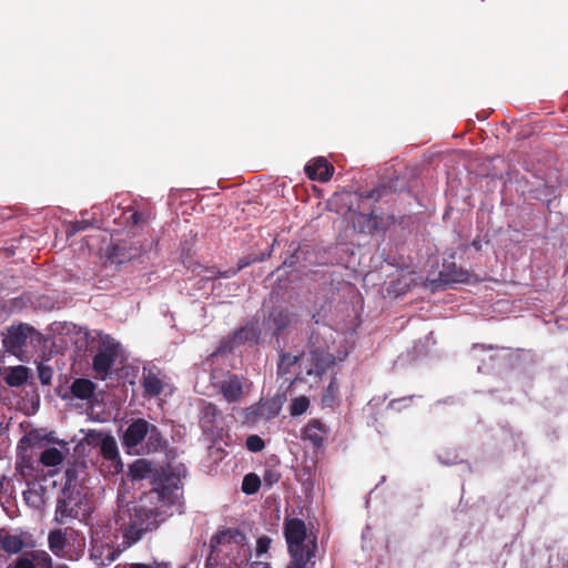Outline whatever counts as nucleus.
Instances as JSON below:
<instances>
[{
	"mask_svg": "<svg viewBox=\"0 0 568 568\" xmlns=\"http://www.w3.org/2000/svg\"><path fill=\"white\" fill-rule=\"evenodd\" d=\"M129 476L132 480L150 478L153 485V488L143 495L136 509L140 528L128 542V546H131L140 539L141 531L156 528L161 520L159 518L172 515L173 509L180 510L182 493L176 475L163 469L156 470L146 459L135 460L130 466Z\"/></svg>",
	"mask_w": 568,
	"mask_h": 568,
	"instance_id": "f257e3e1",
	"label": "nucleus"
},
{
	"mask_svg": "<svg viewBox=\"0 0 568 568\" xmlns=\"http://www.w3.org/2000/svg\"><path fill=\"white\" fill-rule=\"evenodd\" d=\"M250 556V546L242 534L223 531L211 540L206 568H240Z\"/></svg>",
	"mask_w": 568,
	"mask_h": 568,
	"instance_id": "f03ea898",
	"label": "nucleus"
},
{
	"mask_svg": "<svg viewBox=\"0 0 568 568\" xmlns=\"http://www.w3.org/2000/svg\"><path fill=\"white\" fill-rule=\"evenodd\" d=\"M285 537L292 558L287 568H305L315 556V538L307 535L304 521L296 518L286 520Z\"/></svg>",
	"mask_w": 568,
	"mask_h": 568,
	"instance_id": "7ed1b4c3",
	"label": "nucleus"
},
{
	"mask_svg": "<svg viewBox=\"0 0 568 568\" xmlns=\"http://www.w3.org/2000/svg\"><path fill=\"white\" fill-rule=\"evenodd\" d=\"M163 438L158 428L144 419H136L129 425L122 436V444L128 454L140 455L156 450Z\"/></svg>",
	"mask_w": 568,
	"mask_h": 568,
	"instance_id": "20e7f679",
	"label": "nucleus"
},
{
	"mask_svg": "<svg viewBox=\"0 0 568 568\" xmlns=\"http://www.w3.org/2000/svg\"><path fill=\"white\" fill-rule=\"evenodd\" d=\"M3 347L18 359L28 361L30 354L38 352L43 336L29 325L20 324L8 328L3 335Z\"/></svg>",
	"mask_w": 568,
	"mask_h": 568,
	"instance_id": "39448f33",
	"label": "nucleus"
},
{
	"mask_svg": "<svg viewBox=\"0 0 568 568\" xmlns=\"http://www.w3.org/2000/svg\"><path fill=\"white\" fill-rule=\"evenodd\" d=\"M37 437L33 433L23 436L17 446L16 469L26 479H39L43 477L40 469L39 458L37 459L34 448Z\"/></svg>",
	"mask_w": 568,
	"mask_h": 568,
	"instance_id": "423d86ee",
	"label": "nucleus"
},
{
	"mask_svg": "<svg viewBox=\"0 0 568 568\" xmlns=\"http://www.w3.org/2000/svg\"><path fill=\"white\" fill-rule=\"evenodd\" d=\"M39 449V465L43 470L44 476H55L61 471L64 459L69 455L68 444L63 440H58L52 444L37 443Z\"/></svg>",
	"mask_w": 568,
	"mask_h": 568,
	"instance_id": "0eeeda50",
	"label": "nucleus"
},
{
	"mask_svg": "<svg viewBox=\"0 0 568 568\" xmlns=\"http://www.w3.org/2000/svg\"><path fill=\"white\" fill-rule=\"evenodd\" d=\"M85 439L88 444L98 446L103 458L110 463L109 471L118 474L122 469L116 440L113 436L97 430H90Z\"/></svg>",
	"mask_w": 568,
	"mask_h": 568,
	"instance_id": "6e6552de",
	"label": "nucleus"
},
{
	"mask_svg": "<svg viewBox=\"0 0 568 568\" xmlns=\"http://www.w3.org/2000/svg\"><path fill=\"white\" fill-rule=\"evenodd\" d=\"M297 362L300 363V366L305 368L307 375H321L334 363V358L328 354L318 355L316 353H310L303 354L301 357L286 354L281 357L278 369L283 371L285 365L290 366Z\"/></svg>",
	"mask_w": 568,
	"mask_h": 568,
	"instance_id": "1a4fd4ad",
	"label": "nucleus"
},
{
	"mask_svg": "<svg viewBox=\"0 0 568 568\" xmlns=\"http://www.w3.org/2000/svg\"><path fill=\"white\" fill-rule=\"evenodd\" d=\"M121 347L118 342L111 337H105L102 341V347L99 353L94 356L93 368L97 375L104 379L113 363L121 356Z\"/></svg>",
	"mask_w": 568,
	"mask_h": 568,
	"instance_id": "9d476101",
	"label": "nucleus"
},
{
	"mask_svg": "<svg viewBox=\"0 0 568 568\" xmlns=\"http://www.w3.org/2000/svg\"><path fill=\"white\" fill-rule=\"evenodd\" d=\"M213 387L222 395L223 399L229 403H234L242 398L246 384L239 376L227 375L223 379L217 381L214 378Z\"/></svg>",
	"mask_w": 568,
	"mask_h": 568,
	"instance_id": "9b49d317",
	"label": "nucleus"
},
{
	"mask_svg": "<svg viewBox=\"0 0 568 568\" xmlns=\"http://www.w3.org/2000/svg\"><path fill=\"white\" fill-rule=\"evenodd\" d=\"M305 172L311 180L326 182L331 179L334 166L324 158H317L305 166Z\"/></svg>",
	"mask_w": 568,
	"mask_h": 568,
	"instance_id": "f8f14e48",
	"label": "nucleus"
},
{
	"mask_svg": "<svg viewBox=\"0 0 568 568\" xmlns=\"http://www.w3.org/2000/svg\"><path fill=\"white\" fill-rule=\"evenodd\" d=\"M281 410V404L278 400L272 398L261 400L258 404L247 409V416L254 420L257 418L271 419L278 415Z\"/></svg>",
	"mask_w": 568,
	"mask_h": 568,
	"instance_id": "ddd939ff",
	"label": "nucleus"
},
{
	"mask_svg": "<svg viewBox=\"0 0 568 568\" xmlns=\"http://www.w3.org/2000/svg\"><path fill=\"white\" fill-rule=\"evenodd\" d=\"M142 384L145 393L151 396L161 394L169 386L165 376L161 372L153 369L144 371Z\"/></svg>",
	"mask_w": 568,
	"mask_h": 568,
	"instance_id": "4468645a",
	"label": "nucleus"
},
{
	"mask_svg": "<svg viewBox=\"0 0 568 568\" xmlns=\"http://www.w3.org/2000/svg\"><path fill=\"white\" fill-rule=\"evenodd\" d=\"M87 511V508L82 509L78 504L73 505L71 500H59L55 509V519L60 524H65L69 519L84 517Z\"/></svg>",
	"mask_w": 568,
	"mask_h": 568,
	"instance_id": "2eb2a0df",
	"label": "nucleus"
},
{
	"mask_svg": "<svg viewBox=\"0 0 568 568\" xmlns=\"http://www.w3.org/2000/svg\"><path fill=\"white\" fill-rule=\"evenodd\" d=\"M44 491L45 489L42 486H28V488L23 491V498L26 503L32 508L40 509L44 506Z\"/></svg>",
	"mask_w": 568,
	"mask_h": 568,
	"instance_id": "dca6fc26",
	"label": "nucleus"
},
{
	"mask_svg": "<svg viewBox=\"0 0 568 568\" xmlns=\"http://www.w3.org/2000/svg\"><path fill=\"white\" fill-rule=\"evenodd\" d=\"M324 425L318 420H311L305 427L304 435L315 447L322 445L325 434Z\"/></svg>",
	"mask_w": 568,
	"mask_h": 568,
	"instance_id": "f3484780",
	"label": "nucleus"
},
{
	"mask_svg": "<svg viewBox=\"0 0 568 568\" xmlns=\"http://www.w3.org/2000/svg\"><path fill=\"white\" fill-rule=\"evenodd\" d=\"M24 542L18 535L0 534V548L9 554H18L22 550Z\"/></svg>",
	"mask_w": 568,
	"mask_h": 568,
	"instance_id": "a211bd4d",
	"label": "nucleus"
},
{
	"mask_svg": "<svg viewBox=\"0 0 568 568\" xmlns=\"http://www.w3.org/2000/svg\"><path fill=\"white\" fill-rule=\"evenodd\" d=\"M48 541L50 550L55 556L62 557L67 545L65 532L61 529L53 530L50 532Z\"/></svg>",
	"mask_w": 568,
	"mask_h": 568,
	"instance_id": "6ab92c4d",
	"label": "nucleus"
},
{
	"mask_svg": "<svg viewBox=\"0 0 568 568\" xmlns=\"http://www.w3.org/2000/svg\"><path fill=\"white\" fill-rule=\"evenodd\" d=\"M71 389L75 397L88 399L93 395L94 384L89 379L80 378L73 382Z\"/></svg>",
	"mask_w": 568,
	"mask_h": 568,
	"instance_id": "aec40b11",
	"label": "nucleus"
},
{
	"mask_svg": "<svg viewBox=\"0 0 568 568\" xmlns=\"http://www.w3.org/2000/svg\"><path fill=\"white\" fill-rule=\"evenodd\" d=\"M261 487V479L256 474H247L243 478L242 483V490L247 494L252 495L255 494Z\"/></svg>",
	"mask_w": 568,
	"mask_h": 568,
	"instance_id": "412c9836",
	"label": "nucleus"
},
{
	"mask_svg": "<svg viewBox=\"0 0 568 568\" xmlns=\"http://www.w3.org/2000/svg\"><path fill=\"white\" fill-rule=\"evenodd\" d=\"M310 407V400L306 396H298L294 398L290 406L291 415L300 416L304 414Z\"/></svg>",
	"mask_w": 568,
	"mask_h": 568,
	"instance_id": "4be33fe9",
	"label": "nucleus"
},
{
	"mask_svg": "<svg viewBox=\"0 0 568 568\" xmlns=\"http://www.w3.org/2000/svg\"><path fill=\"white\" fill-rule=\"evenodd\" d=\"M34 568H52V559L48 552L43 550L31 551Z\"/></svg>",
	"mask_w": 568,
	"mask_h": 568,
	"instance_id": "5701e85b",
	"label": "nucleus"
},
{
	"mask_svg": "<svg viewBox=\"0 0 568 568\" xmlns=\"http://www.w3.org/2000/svg\"><path fill=\"white\" fill-rule=\"evenodd\" d=\"M270 321L273 323L275 328L282 329L292 322V316L286 312H278L276 314H273Z\"/></svg>",
	"mask_w": 568,
	"mask_h": 568,
	"instance_id": "b1692460",
	"label": "nucleus"
},
{
	"mask_svg": "<svg viewBox=\"0 0 568 568\" xmlns=\"http://www.w3.org/2000/svg\"><path fill=\"white\" fill-rule=\"evenodd\" d=\"M246 447L251 452H260L264 448V442L260 436L251 435L246 439Z\"/></svg>",
	"mask_w": 568,
	"mask_h": 568,
	"instance_id": "393cba45",
	"label": "nucleus"
},
{
	"mask_svg": "<svg viewBox=\"0 0 568 568\" xmlns=\"http://www.w3.org/2000/svg\"><path fill=\"white\" fill-rule=\"evenodd\" d=\"M14 568H34L31 551L19 557L16 561Z\"/></svg>",
	"mask_w": 568,
	"mask_h": 568,
	"instance_id": "a878e982",
	"label": "nucleus"
},
{
	"mask_svg": "<svg viewBox=\"0 0 568 568\" xmlns=\"http://www.w3.org/2000/svg\"><path fill=\"white\" fill-rule=\"evenodd\" d=\"M125 568H171L168 562L153 561L152 564L133 562L129 564Z\"/></svg>",
	"mask_w": 568,
	"mask_h": 568,
	"instance_id": "bb28decb",
	"label": "nucleus"
},
{
	"mask_svg": "<svg viewBox=\"0 0 568 568\" xmlns=\"http://www.w3.org/2000/svg\"><path fill=\"white\" fill-rule=\"evenodd\" d=\"M270 544H271V539L270 538H267V537L258 538L257 542H256L257 555L265 554L268 550V548H270Z\"/></svg>",
	"mask_w": 568,
	"mask_h": 568,
	"instance_id": "cd10ccee",
	"label": "nucleus"
},
{
	"mask_svg": "<svg viewBox=\"0 0 568 568\" xmlns=\"http://www.w3.org/2000/svg\"><path fill=\"white\" fill-rule=\"evenodd\" d=\"M468 281V274L467 273H460L458 276L454 277L452 282L456 283H463Z\"/></svg>",
	"mask_w": 568,
	"mask_h": 568,
	"instance_id": "c85d7f7f",
	"label": "nucleus"
},
{
	"mask_svg": "<svg viewBox=\"0 0 568 568\" xmlns=\"http://www.w3.org/2000/svg\"><path fill=\"white\" fill-rule=\"evenodd\" d=\"M40 378H41L42 383H44V384L49 383V378L47 377V375H44V372L42 371L41 367H40Z\"/></svg>",
	"mask_w": 568,
	"mask_h": 568,
	"instance_id": "c756f323",
	"label": "nucleus"
},
{
	"mask_svg": "<svg viewBox=\"0 0 568 568\" xmlns=\"http://www.w3.org/2000/svg\"><path fill=\"white\" fill-rule=\"evenodd\" d=\"M224 566H227V560L226 559H220V562L217 564V567L219 568H224Z\"/></svg>",
	"mask_w": 568,
	"mask_h": 568,
	"instance_id": "7c9ffc66",
	"label": "nucleus"
},
{
	"mask_svg": "<svg viewBox=\"0 0 568 568\" xmlns=\"http://www.w3.org/2000/svg\"><path fill=\"white\" fill-rule=\"evenodd\" d=\"M58 568H67V567H64V566H61V567H58Z\"/></svg>",
	"mask_w": 568,
	"mask_h": 568,
	"instance_id": "2f4dec72",
	"label": "nucleus"
},
{
	"mask_svg": "<svg viewBox=\"0 0 568 568\" xmlns=\"http://www.w3.org/2000/svg\"><path fill=\"white\" fill-rule=\"evenodd\" d=\"M305 568H308V565H306Z\"/></svg>",
	"mask_w": 568,
	"mask_h": 568,
	"instance_id": "473e14b6",
	"label": "nucleus"
},
{
	"mask_svg": "<svg viewBox=\"0 0 568 568\" xmlns=\"http://www.w3.org/2000/svg\"><path fill=\"white\" fill-rule=\"evenodd\" d=\"M181 568H186V567H184V566H183V567H181Z\"/></svg>",
	"mask_w": 568,
	"mask_h": 568,
	"instance_id": "72a5a7b5",
	"label": "nucleus"
}]
</instances>
